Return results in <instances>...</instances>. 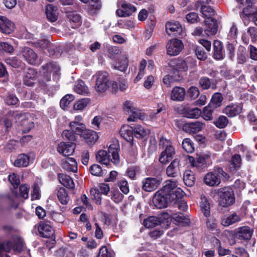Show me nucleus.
<instances>
[{
	"mask_svg": "<svg viewBox=\"0 0 257 257\" xmlns=\"http://www.w3.org/2000/svg\"><path fill=\"white\" fill-rule=\"evenodd\" d=\"M177 184L176 182L167 180L165 184L154 194L153 202L155 206L159 209H162L168 206L169 203H172L173 197L179 198L181 194L178 192V195H174V192Z\"/></svg>",
	"mask_w": 257,
	"mask_h": 257,
	"instance_id": "1",
	"label": "nucleus"
},
{
	"mask_svg": "<svg viewBox=\"0 0 257 257\" xmlns=\"http://www.w3.org/2000/svg\"><path fill=\"white\" fill-rule=\"evenodd\" d=\"M120 151L118 143L111 144L108 148V152L104 150H100L96 154V161L102 165H104L107 168H110V155L112 157L111 161L114 164L117 165L120 162L119 152Z\"/></svg>",
	"mask_w": 257,
	"mask_h": 257,
	"instance_id": "2",
	"label": "nucleus"
},
{
	"mask_svg": "<svg viewBox=\"0 0 257 257\" xmlns=\"http://www.w3.org/2000/svg\"><path fill=\"white\" fill-rule=\"evenodd\" d=\"M160 145H162L164 149L159 156V161L163 165L168 163L175 154V148L170 140L161 138L160 140Z\"/></svg>",
	"mask_w": 257,
	"mask_h": 257,
	"instance_id": "3",
	"label": "nucleus"
},
{
	"mask_svg": "<svg viewBox=\"0 0 257 257\" xmlns=\"http://www.w3.org/2000/svg\"><path fill=\"white\" fill-rule=\"evenodd\" d=\"M218 202L220 206L227 207L235 202V196L233 189L230 187H224L218 189Z\"/></svg>",
	"mask_w": 257,
	"mask_h": 257,
	"instance_id": "4",
	"label": "nucleus"
},
{
	"mask_svg": "<svg viewBox=\"0 0 257 257\" xmlns=\"http://www.w3.org/2000/svg\"><path fill=\"white\" fill-rule=\"evenodd\" d=\"M227 173L221 167L215 168L212 172H208L204 177V182L208 186H217L221 182V179L225 177Z\"/></svg>",
	"mask_w": 257,
	"mask_h": 257,
	"instance_id": "5",
	"label": "nucleus"
},
{
	"mask_svg": "<svg viewBox=\"0 0 257 257\" xmlns=\"http://www.w3.org/2000/svg\"><path fill=\"white\" fill-rule=\"evenodd\" d=\"M30 114L27 113L14 111L12 116L21 126V131L23 133H27L34 127V123L29 118Z\"/></svg>",
	"mask_w": 257,
	"mask_h": 257,
	"instance_id": "6",
	"label": "nucleus"
},
{
	"mask_svg": "<svg viewBox=\"0 0 257 257\" xmlns=\"http://www.w3.org/2000/svg\"><path fill=\"white\" fill-rule=\"evenodd\" d=\"M95 76L96 77L95 85L96 90L99 92H105L110 84L108 73L106 71H98Z\"/></svg>",
	"mask_w": 257,
	"mask_h": 257,
	"instance_id": "7",
	"label": "nucleus"
},
{
	"mask_svg": "<svg viewBox=\"0 0 257 257\" xmlns=\"http://www.w3.org/2000/svg\"><path fill=\"white\" fill-rule=\"evenodd\" d=\"M184 46L182 40L178 39H172L168 41L166 45L167 53L170 56H177L183 49Z\"/></svg>",
	"mask_w": 257,
	"mask_h": 257,
	"instance_id": "8",
	"label": "nucleus"
},
{
	"mask_svg": "<svg viewBox=\"0 0 257 257\" xmlns=\"http://www.w3.org/2000/svg\"><path fill=\"white\" fill-rule=\"evenodd\" d=\"M162 179L159 177H147L142 181V189L145 192H152L161 184Z\"/></svg>",
	"mask_w": 257,
	"mask_h": 257,
	"instance_id": "9",
	"label": "nucleus"
},
{
	"mask_svg": "<svg viewBox=\"0 0 257 257\" xmlns=\"http://www.w3.org/2000/svg\"><path fill=\"white\" fill-rule=\"evenodd\" d=\"M205 127V123L202 121L195 120L186 122L183 124L182 130L189 134H195Z\"/></svg>",
	"mask_w": 257,
	"mask_h": 257,
	"instance_id": "10",
	"label": "nucleus"
},
{
	"mask_svg": "<svg viewBox=\"0 0 257 257\" xmlns=\"http://www.w3.org/2000/svg\"><path fill=\"white\" fill-rule=\"evenodd\" d=\"M38 230L41 237L53 239V243H55V231L53 227L44 221H41Z\"/></svg>",
	"mask_w": 257,
	"mask_h": 257,
	"instance_id": "11",
	"label": "nucleus"
},
{
	"mask_svg": "<svg viewBox=\"0 0 257 257\" xmlns=\"http://www.w3.org/2000/svg\"><path fill=\"white\" fill-rule=\"evenodd\" d=\"M253 230L249 226H243L236 228L234 231L233 237L240 240H249L252 235Z\"/></svg>",
	"mask_w": 257,
	"mask_h": 257,
	"instance_id": "12",
	"label": "nucleus"
},
{
	"mask_svg": "<svg viewBox=\"0 0 257 257\" xmlns=\"http://www.w3.org/2000/svg\"><path fill=\"white\" fill-rule=\"evenodd\" d=\"M60 70L59 66L56 63L50 62L41 67V72L45 80L49 81L51 80V73L53 72L57 73Z\"/></svg>",
	"mask_w": 257,
	"mask_h": 257,
	"instance_id": "13",
	"label": "nucleus"
},
{
	"mask_svg": "<svg viewBox=\"0 0 257 257\" xmlns=\"http://www.w3.org/2000/svg\"><path fill=\"white\" fill-rule=\"evenodd\" d=\"M223 43L218 40H215L213 43L212 57L217 61H221L225 58Z\"/></svg>",
	"mask_w": 257,
	"mask_h": 257,
	"instance_id": "14",
	"label": "nucleus"
},
{
	"mask_svg": "<svg viewBox=\"0 0 257 257\" xmlns=\"http://www.w3.org/2000/svg\"><path fill=\"white\" fill-rule=\"evenodd\" d=\"M37 74L36 69L32 68H27L23 76V84L27 86L33 87L35 84Z\"/></svg>",
	"mask_w": 257,
	"mask_h": 257,
	"instance_id": "15",
	"label": "nucleus"
},
{
	"mask_svg": "<svg viewBox=\"0 0 257 257\" xmlns=\"http://www.w3.org/2000/svg\"><path fill=\"white\" fill-rule=\"evenodd\" d=\"M119 134L122 138L130 143L131 146H133L134 131L133 126L127 124L123 125L119 130Z\"/></svg>",
	"mask_w": 257,
	"mask_h": 257,
	"instance_id": "16",
	"label": "nucleus"
},
{
	"mask_svg": "<svg viewBox=\"0 0 257 257\" xmlns=\"http://www.w3.org/2000/svg\"><path fill=\"white\" fill-rule=\"evenodd\" d=\"M181 194V196H179V198L173 197V201L172 203L180 209L184 211L188 208V205L187 204V202L184 198V191L180 188H177L176 187L175 190L174 192V195H178V192H179Z\"/></svg>",
	"mask_w": 257,
	"mask_h": 257,
	"instance_id": "17",
	"label": "nucleus"
},
{
	"mask_svg": "<svg viewBox=\"0 0 257 257\" xmlns=\"http://www.w3.org/2000/svg\"><path fill=\"white\" fill-rule=\"evenodd\" d=\"M121 9L116 11V15L119 17H126L131 16L137 11V8L133 5L126 3L121 5Z\"/></svg>",
	"mask_w": 257,
	"mask_h": 257,
	"instance_id": "18",
	"label": "nucleus"
},
{
	"mask_svg": "<svg viewBox=\"0 0 257 257\" xmlns=\"http://www.w3.org/2000/svg\"><path fill=\"white\" fill-rule=\"evenodd\" d=\"M76 145L73 143H68L65 142H61L58 146L57 150L60 153L65 156H70L74 152Z\"/></svg>",
	"mask_w": 257,
	"mask_h": 257,
	"instance_id": "19",
	"label": "nucleus"
},
{
	"mask_svg": "<svg viewBox=\"0 0 257 257\" xmlns=\"http://www.w3.org/2000/svg\"><path fill=\"white\" fill-rule=\"evenodd\" d=\"M166 32L169 36H178L182 32V28L178 22H168L166 25Z\"/></svg>",
	"mask_w": 257,
	"mask_h": 257,
	"instance_id": "20",
	"label": "nucleus"
},
{
	"mask_svg": "<svg viewBox=\"0 0 257 257\" xmlns=\"http://www.w3.org/2000/svg\"><path fill=\"white\" fill-rule=\"evenodd\" d=\"M15 29V24L7 17L0 16V30L6 34L12 33Z\"/></svg>",
	"mask_w": 257,
	"mask_h": 257,
	"instance_id": "21",
	"label": "nucleus"
},
{
	"mask_svg": "<svg viewBox=\"0 0 257 257\" xmlns=\"http://www.w3.org/2000/svg\"><path fill=\"white\" fill-rule=\"evenodd\" d=\"M22 57L31 65H36L38 63L37 54L31 48L25 47L22 52Z\"/></svg>",
	"mask_w": 257,
	"mask_h": 257,
	"instance_id": "22",
	"label": "nucleus"
},
{
	"mask_svg": "<svg viewBox=\"0 0 257 257\" xmlns=\"http://www.w3.org/2000/svg\"><path fill=\"white\" fill-rule=\"evenodd\" d=\"M199 86L202 90H208L211 88L213 90L216 89L217 81L215 79L211 81L210 79L206 76L200 77L199 80Z\"/></svg>",
	"mask_w": 257,
	"mask_h": 257,
	"instance_id": "23",
	"label": "nucleus"
},
{
	"mask_svg": "<svg viewBox=\"0 0 257 257\" xmlns=\"http://www.w3.org/2000/svg\"><path fill=\"white\" fill-rule=\"evenodd\" d=\"M45 11L47 18L49 22L53 23L58 20L59 12L57 7L49 4L46 6Z\"/></svg>",
	"mask_w": 257,
	"mask_h": 257,
	"instance_id": "24",
	"label": "nucleus"
},
{
	"mask_svg": "<svg viewBox=\"0 0 257 257\" xmlns=\"http://www.w3.org/2000/svg\"><path fill=\"white\" fill-rule=\"evenodd\" d=\"M62 168L69 172H77L78 170L77 162L73 158L67 157L62 162Z\"/></svg>",
	"mask_w": 257,
	"mask_h": 257,
	"instance_id": "25",
	"label": "nucleus"
},
{
	"mask_svg": "<svg viewBox=\"0 0 257 257\" xmlns=\"http://www.w3.org/2000/svg\"><path fill=\"white\" fill-rule=\"evenodd\" d=\"M180 160L178 159L173 160L166 169V174L170 177H175L179 172Z\"/></svg>",
	"mask_w": 257,
	"mask_h": 257,
	"instance_id": "26",
	"label": "nucleus"
},
{
	"mask_svg": "<svg viewBox=\"0 0 257 257\" xmlns=\"http://www.w3.org/2000/svg\"><path fill=\"white\" fill-rule=\"evenodd\" d=\"M134 136L138 139H144L146 141L149 135L150 134V131L149 129L145 128L140 124H137L134 127Z\"/></svg>",
	"mask_w": 257,
	"mask_h": 257,
	"instance_id": "27",
	"label": "nucleus"
},
{
	"mask_svg": "<svg viewBox=\"0 0 257 257\" xmlns=\"http://www.w3.org/2000/svg\"><path fill=\"white\" fill-rule=\"evenodd\" d=\"M82 138L88 145L91 146L96 143L98 139V136L95 131L87 130L83 134Z\"/></svg>",
	"mask_w": 257,
	"mask_h": 257,
	"instance_id": "28",
	"label": "nucleus"
},
{
	"mask_svg": "<svg viewBox=\"0 0 257 257\" xmlns=\"http://www.w3.org/2000/svg\"><path fill=\"white\" fill-rule=\"evenodd\" d=\"M185 94L186 91L184 88L175 86L171 91V98L174 101H182L184 100Z\"/></svg>",
	"mask_w": 257,
	"mask_h": 257,
	"instance_id": "29",
	"label": "nucleus"
},
{
	"mask_svg": "<svg viewBox=\"0 0 257 257\" xmlns=\"http://www.w3.org/2000/svg\"><path fill=\"white\" fill-rule=\"evenodd\" d=\"M204 2L197 1L195 4V7L198 9L201 7V12L204 18L210 19L214 14V11L209 6H205L203 5Z\"/></svg>",
	"mask_w": 257,
	"mask_h": 257,
	"instance_id": "30",
	"label": "nucleus"
},
{
	"mask_svg": "<svg viewBox=\"0 0 257 257\" xmlns=\"http://www.w3.org/2000/svg\"><path fill=\"white\" fill-rule=\"evenodd\" d=\"M58 178L60 183L67 188L73 189L75 184L72 178L69 175L63 173H59Z\"/></svg>",
	"mask_w": 257,
	"mask_h": 257,
	"instance_id": "31",
	"label": "nucleus"
},
{
	"mask_svg": "<svg viewBox=\"0 0 257 257\" xmlns=\"http://www.w3.org/2000/svg\"><path fill=\"white\" fill-rule=\"evenodd\" d=\"M210 158V155L208 154H200L193 163V165L196 167L205 168L208 165Z\"/></svg>",
	"mask_w": 257,
	"mask_h": 257,
	"instance_id": "32",
	"label": "nucleus"
},
{
	"mask_svg": "<svg viewBox=\"0 0 257 257\" xmlns=\"http://www.w3.org/2000/svg\"><path fill=\"white\" fill-rule=\"evenodd\" d=\"M162 223L160 218L154 216H150L144 220L143 224L146 228H150L154 227L159 224L162 225Z\"/></svg>",
	"mask_w": 257,
	"mask_h": 257,
	"instance_id": "33",
	"label": "nucleus"
},
{
	"mask_svg": "<svg viewBox=\"0 0 257 257\" xmlns=\"http://www.w3.org/2000/svg\"><path fill=\"white\" fill-rule=\"evenodd\" d=\"M74 90L77 93L81 95H87L89 92L88 87L82 80H78L75 82Z\"/></svg>",
	"mask_w": 257,
	"mask_h": 257,
	"instance_id": "34",
	"label": "nucleus"
},
{
	"mask_svg": "<svg viewBox=\"0 0 257 257\" xmlns=\"http://www.w3.org/2000/svg\"><path fill=\"white\" fill-rule=\"evenodd\" d=\"M179 71L178 70H175L174 74H176L175 76H172L170 75H166L163 79V82L164 84L167 87H171L172 83L175 81H179L181 77L180 76Z\"/></svg>",
	"mask_w": 257,
	"mask_h": 257,
	"instance_id": "35",
	"label": "nucleus"
},
{
	"mask_svg": "<svg viewBox=\"0 0 257 257\" xmlns=\"http://www.w3.org/2000/svg\"><path fill=\"white\" fill-rule=\"evenodd\" d=\"M123 109L128 113L132 114L127 118L128 121H135L138 118V113L135 110L136 109L132 107V104L130 101H126L124 102Z\"/></svg>",
	"mask_w": 257,
	"mask_h": 257,
	"instance_id": "36",
	"label": "nucleus"
},
{
	"mask_svg": "<svg viewBox=\"0 0 257 257\" xmlns=\"http://www.w3.org/2000/svg\"><path fill=\"white\" fill-rule=\"evenodd\" d=\"M240 107L236 104H231L226 106L223 110V112L229 117H233L240 112Z\"/></svg>",
	"mask_w": 257,
	"mask_h": 257,
	"instance_id": "37",
	"label": "nucleus"
},
{
	"mask_svg": "<svg viewBox=\"0 0 257 257\" xmlns=\"http://www.w3.org/2000/svg\"><path fill=\"white\" fill-rule=\"evenodd\" d=\"M222 100V94L220 92H215L212 96L211 100L208 104V107L216 108L221 106Z\"/></svg>",
	"mask_w": 257,
	"mask_h": 257,
	"instance_id": "38",
	"label": "nucleus"
},
{
	"mask_svg": "<svg viewBox=\"0 0 257 257\" xmlns=\"http://www.w3.org/2000/svg\"><path fill=\"white\" fill-rule=\"evenodd\" d=\"M29 161L30 158L28 155L21 154L18 156L14 165L17 167H25L28 166Z\"/></svg>",
	"mask_w": 257,
	"mask_h": 257,
	"instance_id": "39",
	"label": "nucleus"
},
{
	"mask_svg": "<svg viewBox=\"0 0 257 257\" xmlns=\"http://www.w3.org/2000/svg\"><path fill=\"white\" fill-rule=\"evenodd\" d=\"M240 220V217L236 213H234L226 218H222L221 223L223 226L227 227Z\"/></svg>",
	"mask_w": 257,
	"mask_h": 257,
	"instance_id": "40",
	"label": "nucleus"
},
{
	"mask_svg": "<svg viewBox=\"0 0 257 257\" xmlns=\"http://www.w3.org/2000/svg\"><path fill=\"white\" fill-rule=\"evenodd\" d=\"M241 165V157L238 154H235L231 157L229 169L231 172H236Z\"/></svg>",
	"mask_w": 257,
	"mask_h": 257,
	"instance_id": "41",
	"label": "nucleus"
},
{
	"mask_svg": "<svg viewBox=\"0 0 257 257\" xmlns=\"http://www.w3.org/2000/svg\"><path fill=\"white\" fill-rule=\"evenodd\" d=\"M183 181L186 186H193L195 182L194 173L189 170H186L184 173Z\"/></svg>",
	"mask_w": 257,
	"mask_h": 257,
	"instance_id": "42",
	"label": "nucleus"
},
{
	"mask_svg": "<svg viewBox=\"0 0 257 257\" xmlns=\"http://www.w3.org/2000/svg\"><path fill=\"white\" fill-rule=\"evenodd\" d=\"M60 202L63 205H67L69 201L68 194L66 190L62 187H60L57 193Z\"/></svg>",
	"mask_w": 257,
	"mask_h": 257,
	"instance_id": "43",
	"label": "nucleus"
},
{
	"mask_svg": "<svg viewBox=\"0 0 257 257\" xmlns=\"http://www.w3.org/2000/svg\"><path fill=\"white\" fill-rule=\"evenodd\" d=\"M173 218L179 225L182 226H189L190 223V219L182 214H175Z\"/></svg>",
	"mask_w": 257,
	"mask_h": 257,
	"instance_id": "44",
	"label": "nucleus"
},
{
	"mask_svg": "<svg viewBox=\"0 0 257 257\" xmlns=\"http://www.w3.org/2000/svg\"><path fill=\"white\" fill-rule=\"evenodd\" d=\"M237 63L240 64H243L246 62L247 55L246 50L245 47L239 46L237 52Z\"/></svg>",
	"mask_w": 257,
	"mask_h": 257,
	"instance_id": "45",
	"label": "nucleus"
},
{
	"mask_svg": "<svg viewBox=\"0 0 257 257\" xmlns=\"http://www.w3.org/2000/svg\"><path fill=\"white\" fill-rule=\"evenodd\" d=\"M201 210L205 217H208L210 214V205L207 199L204 197L201 198L200 203Z\"/></svg>",
	"mask_w": 257,
	"mask_h": 257,
	"instance_id": "46",
	"label": "nucleus"
},
{
	"mask_svg": "<svg viewBox=\"0 0 257 257\" xmlns=\"http://www.w3.org/2000/svg\"><path fill=\"white\" fill-rule=\"evenodd\" d=\"M182 146L184 150L187 153L191 154L194 152V145L190 138L184 139L182 141Z\"/></svg>",
	"mask_w": 257,
	"mask_h": 257,
	"instance_id": "47",
	"label": "nucleus"
},
{
	"mask_svg": "<svg viewBox=\"0 0 257 257\" xmlns=\"http://www.w3.org/2000/svg\"><path fill=\"white\" fill-rule=\"evenodd\" d=\"M62 136L65 141H68L67 143H71L72 142L73 144L76 145V137L73 132L70 130H64L62 132Z\"/></svg>",
	"mask_w": 257,
	"mask_h": 257,
	"instance_id": "48",
	"label": "nucleus"
},
{
	"mask_svg": "<svg viewBox=\"0 0 257 257\" xmlns=\"http://www.w3.org/2000/svg\"><path fill=\"white\" fill-rule=\"evenodd\" d=\"M13 249L15 251H21L23 247V240L19 235H14L12 237Z\"/></svg>",
	"mask_w": 257,
	"mask_h": 257,
	"instance_id": "49",
	"label": "nucleus"
},
{
	"mask_svg": "<svg viewBox=\"0 0 257 257\" xmlns=\"http://www.w3.org/2000/svg\"><path fill=\"white\" fill-rule=\"evenodd\" d=\"M89 171L92 175L96 176H101L106 173V170H103L101 166L97 164L92 165L89 168Z\"/></svg>",
	"mask_w": 257,
	"mask_h": 257,
	"instance_id": "50",
	"label": "nucleus"
},
{
	"mask_svg": "<svg viewBox=\"0 0 257 257\" xmlns=\"http://www.w3.org/2000/svg\"><path fill=\"white\" fill-rule=\"evenodd\" d=\"M211 20L213 23L212 24L209 25L208 28L204 31V32L207 35H209V34L211 35H215L217 33L218 30V24L216 19L211 18Z\"/></svg>",
	"mask_w": 257,
	"mask_h": 257,
	"instance_id": "51",
	"label": "nucleus"
},
{
	"mask_svg": "<svg viewBox=\"0 0 257 257\" xmlns=\"http://www.w3.org/2000/svg\"><path fill=\"white\" fill-rule=\"evenodd\" d=\"M228 123V119L225 116L220 115L213 122L214 125L219 128H223Z\"/></svg>",
	"mask_w": 257,
	"mask_h": 257,
	"instance_id": "52",
	"label": "nucleus"
},
{
	"mask_svg": "<svg viewBox=\"0 0 257 257\" xmlns=\"http://www.w3.org/2000/svg\"><path fill=\"white\" fill-rule=\"evenodd\" d=\"M128 66V60L126 58H123L118 60L114 66L115 69L121 72L126 71Z\"/></svg>",
	"mask_w": 257,
	"mask_h": 257,
	"instance_id": "53",
	"label": "nucleus"
},
{
	"mask_svg": "<svg viewBox=\"0 0 257 257\" xmlns=\"http://www.w3.org/2000/svg\"><path fill=\"white\" fill-rule=\"evenodd\" d=\"M101 7L100 0H91V4L88 6V10L92 14H96Z\"/></svg>",
	"mask_w": 257,
	"mask_h": 257,
	"instance_id": "54",
	"label": "nucleus"
},
{
	"mask_svg": "<svg viewBox=\"0 0 257 257\" xmlns=\"http://www.w3.org/2000/svg\"><path fill=\"white\" fill-rule=\"evenodd\" d=\"M200 114V109L198 108L188 109L184 112V116L189 118H197Z\"/></svg>",
	"mask_w": 257,
	"mask_h": 257,
	"instance_id": "55",
	"label": "nucleus"
},
{
	"mask_svg": "<svg viewBox=\"0 0 257 257\" xmlns=\"http://www.w3.org/2000/svg\"><path fill=\"white\" fill-rule=\"evenodd\" d=\"M90 102V99L88 98L81 99L74 105V109L77 110H82L85 108Z\"/></svg>",
	"mask_w": 257,
	"mask_h": 257,
	"instance_id": "56",
	"label": "nucleus"
},
{
	"mask_svg": "<svg viewBox=\"0 0 257 257\" xmlns=\"http://www.w3.org/2000/svg\"><path fill=\"white\" fill-rule=\"evenodd\" d=\"M74 97L72 94H66L60 100V105L63 109L68 106L70 103L74 100Z\"/></svg>",
	"mask_w": 257,
	"mask_h": 257,
	"instance_id": "57",
	"label": "nucleus"
},
{
	"mask_svg": "<svg viewBox=\"0 0 257 257\" xmlns=\"http://www.w3.org/2000/svg\"><path fill=\"white\" fill-rule=\"evenodd\" d=\"M207 228L211 231H216L217 233L219 232V229L217 228L218 225L215 219L208 218L206 221Z\"/></svg>",
	"mask_w": 257,
	"mask_h": 257,
	"instance_id": "58",
	"label": "nucleus"
},
{
	"mask_svg": "<svg viewBox=\"0 0 257 257\" xmlns=\"http://www.w3.org/2000/svg\"><path fill=\"white\" fill-rule=\"evenodd\" d=\"M199 95V91L197 87L191 86L187 90V97L191 100L195 99Z\"/></svg>",
	"mask_w": 257,
	"mask_h": 257,
	"instance_id": "59",
	"label": "nucleus"
},
{
	"mask_svg": "<svg viewBox=\"0 0 257 257\" xmlns=\"http://www.w3.org/2000/svg\"><path fill=\"white\" fill-rule=\"evenodd\" d=\"M215 108L212 107H208V105L203 108L202 116L206 120H211L212 119V112Z\"/></svg>",
	"mask_w": 257,
	"mask_h": 257,
	"instance_id": "60",
	"label": "nucleus"
},
{
	"mask_svg": "<svg viewBox=\"0 0 257 257\" xmlns=\"http://www.w3.org/2000/svg\"><path fill=\"white\" fill-rule=\"evenodd\" d=\"M111 199L116 203L121 202L123 199L124 196L118 190H113L111 191Z\"/></svg>",
	"mask_w": 257,
	"mask_h": 257,
	"instance_id": "61",
	"label": "nucleus"
},
{
	"mask_svg": "<svg viewBox=\"0 0 257 257\" xmlns=\"http://www.w3.org/2000/svg\"><path fill=\"white\" fill-rule=\"evenodd\" d=\"M195 54L197 58L200 60H205L207 58L206 53L203 48L200 46H196L195 49Z\"/></svg>",
	"mask_w": 257,
	"mask_h": 257,
	"instance_id": "62",
	"label": "nucleus"
},
{
	"mask_svg": "<svg viewBox=\"0 0 257 257\" xmlns=\"http://www.w3.org/2000/svg\"><path fill=\"white\" fill-rule=\"evenodd\" d=\"M117 184L120 190L124 194H127L130 191V188L128 183L126 180H120L118 182Z\"/></svg>",
	"mask_w": 257,
	"mask_h": 257,
	"instance_id": "63",
	"label": "nucleus"
},
{
	"mask_svg": "<svg viewBox=\"0 0 257 257\" xmlns=\"http://www.w3.org/2000/svg\"><path fill=\"white\" fill-rule=\"evenodd\" d=\"M113 254L111 251L108 250L105 245L102 246L98 254V257H112Z\"/></svg>",
	"mask_w": 257,
	"mask_h": 257,
	"instance_id": "64",
	"label": "nucleus"
}]
</instances>
